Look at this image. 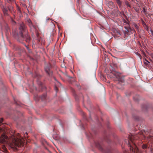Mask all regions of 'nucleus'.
<instances>
[{"instance_id":"7","label":"nucleus","mask_w":153,"mask_h":153,"mask_svg":"<svg viewBox=\"0 0 153 153\" xmlns=\"http://www.w3.org/2000/svg\"><path fill=\"white\" fill-rule=\"evenodd\" d=\"M27 22L28 23V25L30 27L33 26V25L31 22V20L29 19H27Z\"/></svg>"},{"instance_id":"22","label":"nucleus","mask_w":153,"mask_h":153,"mask_svg":"<svg viewBox=\"0 0 153 153\" xmlns=\"http://www.w3.org/2000/svg\"><path fill=\"white\" fill-rule=\"evenodd\" d=\"M26 47L27 48V49H28V48L27 46H26Z\"/></svg>"},{"instance_id":"6","label":"nucleus","mask_w":153,"mask_h":153,"mask_svg":"<svg viewBox=\"0 0 153 153\" xmlns=\"http://www.w3.org/2000/svg\"><path fill=\"white\" fill-rule=\"evenodd\" d=\"M26 41L27 42H29L30 40V36L27 34L25 36Z\"/></svg>"},{"instance_id":"17","label":"nucleus","mask_w":153,"mask_h":153,"mask_svg":"<svg viewBox=\"0 0 153 153\" xmlns=\"http://www.w3.org/2000/svg\"><path fill=\"white\" fill-rule=\"evenodd\" d=\"M55 89L56 91V92H57V88L56 86H55Z\"/></svg>"},{"instance_id":"14","label":"nucleus","mask_w":153,"mask_h":153,"mask_svg":"<svg viewBox=\"0 0 153 153\" xmlns=\"http://www.w3.org/2000/svg\"><path fill=\"white\" fill-rule=\"evenodd\" d=\"M126 4L127 6L130 7V5L129 4V3L127 2H126Z\"/></svg>"},{"instance_id":"27","label":"nucleus","mask_w":153,"mask_h":153,"mask_svg":"<svg viewBox=\"0 0 153 153\" xmlns=\"http://www.w3.org/2000/svg\"><path fill=\"white\" fill-rule=\"evenodd\" d=\"M10 0L11 1H13L14 0Z\"/></svg>"},{"instance_id":"28","label":"nucleus","mask_w":153,"mask_h":153,"mask_svg":"<svg viewBox=\"0 0 153 153\" xmlns=\"http://www.w3.org/2000/svg\"><path fill=\"white\" fill-rule=\"evenodd\" d=\"M55 80L56 81H57V80L56 79H55Z\"/></svg>"},{"instance_id":"13","label":"nucleus","mask_w":153,"mask_h":153,"mask_svg":"<svg viewBox=\"0 0 153 153\" xmlns=\"http://www.w3.org/2000/svg\"><path fill=\"white\" fill-rule=\"evenodd\" d=\"M17 10L18 12V13H21V10H20V8H19V7H17Z\"/></svg>"},{"instance_id":"23","label":"nucleus","mask_w":153,"mask_h":153,"mask_svg":"<svg viewBox=\"0 0 153 153\" xmlns=\"http://www.w3.org/2000/svg\"><path fill=\"white\" fill-rule=\"evenodd\" d=\"M13 22L14 23H16V22H14V21H13Z\"/></svg>"},{"instance_id":"11","label":"nucleus","mask_w":153,"mask_h":153,"mask_svg":"<svg viewBox=\"0 0 153 153\" xmlns=\"http://www.w3.org/2000/svg\"><path fill=\"white\" fill-rule=\"evenodd\" d=\"M149 63V62L146 59H145V61H144V64L146 65H147Z\"/></svg>"},{"instance_id":"1","label":"nucleus","mask_w":153,"mask_h":153,"mask_svg":"<svg viewBox=\"0 0 153 153\" xmlns=\"http://www.w3.org/2000/svg\"><path fill=\"white\" fill-rule=\"evenodd\" d=\"M19 31L18 32L17 30H13V34L14 37L20 42H22L24 40L25 38L23 35L24 32L27 31L25 28V27L24 24L22 23L20 25L19 27Z\"/></svg>"},{"instance_id":"8","label":"nucleus","mask_w":153,"mask_h":153,"mask_svg":"<svg viewBox=\"0 0 153 153\" xmlns=\"http://www.w3.org/2000/svg\"><path fill=\"white\" fill-rule=\"evenodd\" d=\"M45 70L47 73L49 74V67H46L45 68Z\"/></svg>"},{"instance_id":"5","label":"nucleus","mask_w":153,"mask_h":153,"mask_svg":"<svg viewBox=\"0 0 153 153\" xmlns=\"http://www.w3.org/2000/svg\"><path fill=\"white\" fill-rule=\"evenodd\" d=\"M130 149L131 151H132L134 153H139V150L137 147H135V149H134L133 147H131L130 145Z\"/></svg>"},{"instance_id":"19","label":"nucleus","mask_w":153,"mask_h":153,"mask_svg":"<svg viewBox=\"0 0 153 153\" xmlns=\"http://www.w3.org/2000/svg\"><path fill=\"white\" fill-rule=\"evenodd\" d=\"M13 9V7H10V10H12Z\"/></svg>"},{"instance_id":"4","label":"nucleus","mask_w":153,"mask_h":153,"mask_svg":"<svg viewBox=\"0 0 153 153\" xmlns=\"http://www.w3.org/2000/svg\"><path fill=\"white\" fill-rule=\"evenodd\" d=\"M114 76L118 79V80L121 82H123L124 81V79L123 78H122L121 77H120L119 76V74L118 73H115L114 74Z\"/></svg>"},{"instance_id":"15","label":"nucleus","mask_w":153,"mask_h":153,"mask_svg":"<svg viewBox=\"0 0 153 153\" xmlns=\"http://www.w3.org/2000/svg\"><path fill=\"white\" fill-rule=\"evenodd\" d=\"M151 34V35L153 36V31L151 30H150Z\"/></svg>"},{"instance_id":"21","label":"nucleus","mask_w":153,"mask_h":153,"mask_svg":"<svg viewBox=\"0 0 153 153\" xmlns=\"http://www.w3.org/2000/svg\"><path fill=\"white\" fill-rule=\"evenodd\" d=\"M49 18H48L46 19V21H47L48 20H49Z\"/></svg>"},{"instance_id":"3","label":"nucleus","mask_w":153,"mask_h":153,"mask_svg":"<svg viewBox=\"0 0 153 153\" xmlns=\"http://www.w3.org/2000/svg\"><path fill=\"white\" fill-rule=\"evenodd\" d=\"M7 137L4 134H2L1 136L0 137V143H6Z\"/></svg>"},{"instance_id":"25","label":"nucleus","mask_w":153,"mask_h":153,"mask_svg":"<svg viewBox=\"0 0 153 153\" xmlns=\"http://www.w3.org/2000/svg\"><path fill=\"white\" fill-rule=\"evenodd\" d=\"M57 82H58V83H59V84H61L60 83H59V82H58V81H57Z\"/></svg>"},{"instance_id":"16","label":"nucleus","mask_w":153,"mask_h":153,"mask_svg":"<svg viewBox=\"0 0 153 153\" xmlns=\"http://www.w3.org/2000/svg\"><path fill=\"white\" fill-rule=\"evenodd\" d=\"M3 119L1 118L0 119V123H2L3 121Z\"/></svg>"},{"instance_id":"10","label":"nucleus","mask_w":153,"mask_h":153,"mask_svg":"<svg viewBox=\"0 0 153 153\" xmlns=\"http://www.w3.org/2000/svg\"><path fill=\"white\" fill-rule=\"evenodd\" d=\"M117 3L120 6H121V1L120 0H116Z\"/></svg>"},{"instance_id":"2","label":"nucleus","mask_w":153,"mask_h":153,"mask_svg":"<svg viewBox=\"0 0 153 153\" xmlns=\"http://www.w3.org/2000/svg\"><path fill=\"white\" fill-rule=\"evenodd\" d=\"M25 140L23 138H17L16 139L14 138L13 139L12 142L10 143V146L12 148L19 147L21 145H23Z\"/></svg>"},{"instance_id":"24","label":"nucleus","mask_w":153,"mask_h":153,"mask_svg":"<svg viewBox=\"0 0 153 153\" xmlns=\"http://www.w3.org/2000/svg\"><path fill=\"white\" fill-rule=\"evenodd\" d=\"M152 56L153 58V54L152 55Z\"/></svg>"},{"instance_id":"9","label":"nucleus","mask_w":153,"mask_h":153,"mask_svg":"<svg viewBox=\"0 0 153 153\" xmlns=\"http://www.w3.org/2000/svg\"><path fill=\"white\" fill-rule=\"evenodd\" d=\"M3 12L4 15H7V10L6 9L4 8L3 10Z\"/></svg>"},{"instance_id":"12","label":"nucleus","mask_w":153,"mask_h":153,"mask_svg":"<svg viewBox=\"0 0 153 153\" xmlns=\"http://www.w3.org/2000/svg\"><path fill=\"white\" fill-rule=\"evenodd\" d=\"M147 146L146 145H143L142 146V148L143 149H146V148H147Z\"/></svg>"},{"instance_id":"18","label":"nucleus","mask_w":153,"mask_h":153,"mask_svg":"<svg viewBox=\"0 0 153 153\" xmlns=\"http://www.w3.org/2000/svg\"><path fill=\"white\" fill-rule=\"evenodd\" d=\"M143 12L144 13L146 12L144 8L143 9Z\"/></svg>"},{"instance_id":"20","label":"nucleus","mask_w":153,"mask_h":153,"mask_svg":"<svg viewBox=\"0 0 153 153\" xmlns=\"http://www.w3.org/2000/svg\"><path fill=\"white\" fill-rule=\"evenodd\" d=\"M132 31H134V29H132Z\"/></svg>"},{"instance_id":"26","label":"nucleus","mask_w":153,"mask_h":153,"mask_svg":"<svg viewBox=\"0 0 153 153\" xmlns=\"http://www.w3.org/2000/svg\"><path fill=\"white\" fill-rule=\"evenodd\" d=\"M25 133H26V134H27V132H26Z\"/></svg>"}]
</instances>
